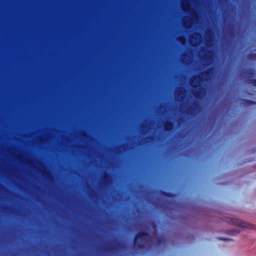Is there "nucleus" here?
I'll use <instances>...</instances> for the list:
<instances>
[{"mask_svg":"<svg viewBox=\"0 0 256 256\" xmlns=\"http://www.w3.org/2000/svg\"><path fill=\"white\" fill-rule=\"evenodd\" d=\"M230 222L232 224L240 228L248 229H256V226L248 223L239 219L233 218L230 219Z\"/></svg>","mask_w":256,"mask_h":256,"instance_id":"f257e3e1","label":"nucleus"},{"mask_svg":"<svg viewBox=\"0 0 256 256\" xmlns=\"http://www.w3.org/2000/svg\"><path fill=\"white\" fill-rule=\"evenodd\" d=\"M212 70V69H208L206 71L202 72L198 76H193L190 80V84L192 86V84L194 83V82H196V83L198 84L202 81L203 78H208L210 76Z\"/></svg>","mask_w":256,"mask_h":256,"instance_id":"f03ea898","label":"nucleus"},{"mask_svg":"<svg viewBox=\"0 0 256 256\" xmlns=\"http://www.w3.org/2000/svg\"><path fill=\"white\" fill-rule=\"evenodd\" d=\"M242 75L246 79L248 82L249 83L250 78H254L256 77V70L254 69L248 68L242 72Z\"/></svg>","mask_w":256,"mask_h":256,"instance_id":"7ed1b4c3","label":"nucleus"},{"mask_svg":"<svg viewBox=\"0 0 256 256\" xmlns=\"http://www.w3.org/2000/svg\"><path fill=\"white\" fill-rule=\"evenodd\" d=\"M150 236L148 232H140L134 236V242L135 244H137V241L139 240H146Z\"/></svg>","mask_w":256,"mask_h":256,"instance_id":"20e7f679","label":"nucleus"},{"mask_svg":"<svg viewBox=\"0 0 256 256\" xmlns=\"http://www.w3.org/2000/svg\"><path fill=\"white\" fill-rule=\"evenodd\" d=\"M112 180V177L110 174L105 172L102 178V184L105 186L109 185Z\"/></svg>","mask_w":256,"mask_h":256,"instance_id":"39448f33","label":"nucleus"},{"mask_svg":"<svg viewBox=\"0 0 256 256\" xmlns=\"http://www.w3.org/2000/svg\"><path fill=\"white\" fill-rule=\"evenodd\" d=\"M164 128L166 132H170L174 129V124L172 122L166 121L164 123Z\"/></svg>","mask_w":256,"mask_h":256,"instance_id":"423d86ee","label":"nucleus"},{"mask_svg":"<svg viewBox=\"0 0 256 256\" xmlns=\"http://www.w3.org/2000/svg\"><path fill=\"white\" fill-rule=\"evenodd\" d=\"M213 32L211 30H208L206 32V44H210L212 41Z\"/></svg>","mask_w":256,"mask_h":256,"instance_id":"0eeeda50","label":"nucleus"},{"mask_svg":"<svg viewBox=\"0 0 256 256\" xmlns=\"http://www.w3.org/2000/svg\"><path fill=\"white\" fill-rule=\"evenodd\" d=\"M241 104L244 106H248L253 104H256V102L249 100L242 99Z\"/></svg>","mask_w":256,"mask_h":256,"instance_id":"6e6552de","label":"nucleus"},{"mask_svg":"<svg viewBox=\"0 0 256 256\" xmlns=\"http://www.w3.org/2000/svg\"><path fill=\"white\" fill-rule=\"evenodd\" d=\"M186 90L182 88H180L176 90L175 94H176V96H180L181 98H182L186 95Z\"/></svg>","mask_w":256,"mask_h":256,"instance_id":"1a4fd4ad","label":"nucleus"},{"mask_svg":"<svg viewBox=\"0 0 256 256\" xmlns=\"http://www.w3.org/2000/svg\"><path fill=\"white\" fill-rule=\"evenodd\" d=\"M32 159L30 157L25 156L24 158V162L26 166L28 167H30L32 165Z\"/></svg>","mask_w":256,"mask_h":256,"instance_id":"9d476101","label":"nucleus"},{"mask_svg":"<svg viewBox=\"0 0 256 256\" xmlns=\"http://www.w3.org/2000/svg\"><path fill=\"white\" fill-rule=\"evenodd\" d=\"M155 241L158 245H160L164 242V239L162 236H158L155 238Z\"/></svg>","mask_w":256,"mask_h":256,"instance_id":"9b49d317","label":"nucleus"},{"mask_svg":"<svg viewBox=\"0 0 256 256\" xmlns=\"http://www.w3.org/2000/svg\"><path fill=\"white\" fill-rule=\"evenodd\" d=\"M122 246V244L120 243H118L116 248H112L111 250L112 252H115L116 250H119Z\"/></svg>","mask_w":256,"mask_h":256,"instance_id":"f8f14e48","label":"nucleus"},{"mask_svg":"<svg viewBox=\"0 0 256 256\" xmlns=\"http://www.w3.org/2000/svg\"><path fill=\"white\" fill-rule=\"evenodd\" d=\"M121 149L125 150V146L124 145L120 146L116 148V152L118 154H120L122 152Z\"/></svg>","mask_w":256,"mask_h":256,"instance_id":"ddd939ff","label":"nucleus"},{"mask_svg":"<svg viewBox=\"0 0 256 256\" xmlns=\"http://www.w3.org/2000/svg\"><path fill=\"white\" fill-rule=\"evenodd\" d=\"M140 129L142 131V134H145L148 131L146 130L147 129V126L145 124H142L140 126Z\"/></svg>","mask_w":256,"mask_h":256,"instance_id":"4468645a","label":"nucleus"},{"mask_svg":"<svg viewBox=\"0 0 256 256\" xmlns=\"http://www.w3.org/2000/svg\"><path fill=\"white\" fill-rule=\"evenodd\" d=\"M139 240L137 241V244H136L135 242H134V246L136 248L138 249H142L144 248V246L142 244H141L139 242Z\"/></svg>","mask_w":256,"mask_h":256,"instance_id":"2eb2a0df","label":"nucleus"},{"mask_svg":"<svg viewBox=\"0 0 256 256\" xmlns=\"http://www.w3.org/2000/svg\"><path fill=\"white\" fill-rule=\"evenodd\" d=\"M252 85L256 86V79L250 78L249 80V83Z\"/></svg>","mask_w":256,"mask_h":256,"instance_id":"dca6fc26","label":"nucleus"},{"mask_svg":"<svg viewBox=\"0 0 256 256\" xmlns=\"http://www.w3.org/2000/svg\"><path fill=\"white\" fill-rule=\"evenodd\" d=\"M218 240H224V241H228V240H231V239H230L229 238H222V237H218Z\"/></svg>","mask_w":256,"mask_h":256,"instance_id":"f3484780","label":"nucleus"},{"mask_svg":"<svg viewBox=\"0 0 256 256\" xmlns=\"http://www.w3.org/2000/svg\"><path fill=\"white\" fill-rule=\"evenodd\" d=\"M202 94V92L200 91V92H194V95L196 98H199L200 96Z\"/></svg>","mask_w":256,"mask_h":256,"instance_id":"a211bd4d","label":"nucleus"},{"mask_svg":"<svg viewBox=\"0 0 256 256\" xmlns=\"http://www.w3.org/2000/svg\"><path fill=\"white\" fill-rule=\"evenodd\" d=\"M153 140L154 138L152 136H148L145 138V140L146 141V142L152 141Z\"/></svg>","mask_w":256,"mask_h":256,"instance_id":"6ab92c4d","label":"nucleus"},{"mask_svg":"<svg viewBox=\"0 0 256 256\" xmlns=\"http://www.w3.org/2000/svg\"><path fill=\"white\" fill-rule=\"evenodd\" d=\"M183 24L186 28H188L190 26V23L188 22H185L184 20L183 21Z\"/></svg>","mask_w":256,"mask_h":256,"instance_id":"aec40b11","label":"nucleus"},{"mask_svg":"<svg viewBox=\"0 0 256 256\" xmlns=\"http://www.w3.org/2000/svg\"><path fill=\"white\" fill-rule=\"evenodd\" d=\"M80 136L85 138H87L88 137V136L85 132L80 133Z\"/></svg>","mask_w":256,"mask_h":256,"instance_id":"412c9836","label":"nucleus"},{"mask_svg":"<svg viewBox=\"0 0 256 256\" xmlns=\"http://www.w3.org/2000/svg\"><path fill=\"white\" fill-rule=\"evenodd\" d=\"M89 196L91 198H94V192L93 191L90 192Z\"/></svg>","mask_w":256,"mask_h":256,"instance_id":"4be33fe9","label":"nucleus"},{"mask_svg":"<svg viewBox=\"0 0 256 256\" xmlns=\"http://www.w3.org/2000/svg\"><path fill=\"white\" fill-rule=\"evenodd\" d=\"M162 194L163 195H164L166 196H171L168 193H167V192H162Z\"/></svg>","mask_w":256,"mask_h":256,"instance_id":"5701e85b","label":"nucleus"},{"mask_svg":"<svg viewBox=\"0 0 256 256\" xmlns=\"http://www.w3.org/2000/svg\"><path fill=\"white\" fill-rule=\"evenodd\" d=\"M50 174L49 172H48H48H46V177L48 178L49 180H50V176H48V174Z\"/></svg>","mask_w":256,"mask_h":256,"instance_id":"b1692460","label":"nucleus"},{"mask_svg":"<svg viewBox=\"0 0 256 256\" xmlns=\"http://www.w3.org/2000/svg\"><path fill=\"white\" fill-rule=\"evenodd\" d=\"M254 54H249L248 56V58H252L253 57H254Z\"/></svg>","mask_w":256,"mask_h":256,"instance_id":"393cba45","label":"nucleus"},{"mask_svg":"<svg viewBox=\"0 0 256 256\" xmlns=\"http://www.w3.org/2000/svg\"><path fill=\"white\" fill-rule=\"evenodd\" d=\"M190 110H192V111H194V108H192L190 109ZM189 110V111H190V109H189V110Z\"/></svg>","mask_w":256,"mask_h":256,"instance_id":"a878e982","label":"nucleus"},{"mask_svg":"<svg viewBox=\"0 0 256 256\" xmlns=\"http://www.w3.org/2000/svg\"><path fill=\"white\" fill-rule=\"evenodd\" d=\"M196 36H200V34L198 33H196Z\"/></svg>","mask_w":256,"mask_h":256,"instance_id":"bb28decb","label":"nucleus"},{"mask_svg":"<svg viewBox=\"0 0 256 256\" xmlns=\"http://www.w3.org/2000/svg\"><path fill=\"white\" fill-rule=\"evenodd\" d=\"M182 7L184 8H188V6H182Z\"/></svg>","mask_w":256,"mask_h":256,"instance_id":"cd10ccee","label":"nucleus"},{"mask_svg":"<svg viewBox=\"0 0 256 256\" xmlns=\"http://www.w3.org/2000/svg\"><path fill=\"white\" fill-rule=\"evenodd\" d=\"M38 164H40L39 165H40L42 164L41 162H38Z\"/></svg>","mask_w":256,"mask_h":256,"instance_id":"c85d7f7f","label":"nucleus"},{"mask_svg":"<svg viewBox=\"0 0 256 256\" xmlns=\"http://www.w3.org/2000/svg\"><path fill=\"white\" fill-rule=\"evenodd\" d=\"M16 186H17V188L18 187V184H17Z\"/></svg>","mask_w":256,"mask_h":256,"instance_id":"c756f323","label":"nucleus"},{"mask_svg":"<svg viewBox=\"0 0 256 256\" xmlns=\"http://www.w3.org/2000/svg\"><path fill=\"white\" fill-rule=\"evenodd\" d=\"M16 196H17V198H18V194H16Z\"/></svg>","mask_w":256,"mask_h":256,"instance_id":"7c9ffc66","label":"nucleus"},{"mask_svg":"<svg viewBox=\"0 0 256 256\" xmlns=\"http://www.w3.org/2000/svg\"><path fill=\"white\" fill-rule=\"evenodd\" d=\"M16 212H17V213L18 212V210L16 211Z\"/></svg>","mask_w":256,"mask_h":256,"instance_id":"2f4dec72","label":"nucleus"},{"mask_svg":"<svg viewBox=\"0 0 256 256\" xmlns=\"http://www.w3.org/2000/svg\"><path fill=\"white\" fill-rule=\"evenodd\" d=\"M16 226H18V224H16Z\"/></svg>","mask_w":256,"mask_h":256,"instance_id":"473e14b6","label":"nucleus"}]
</instances>
